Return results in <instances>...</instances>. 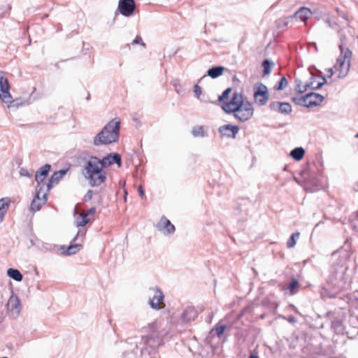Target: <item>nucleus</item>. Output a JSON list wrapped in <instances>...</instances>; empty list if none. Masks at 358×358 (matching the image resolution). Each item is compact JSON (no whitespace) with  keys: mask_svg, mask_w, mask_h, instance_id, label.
<instances>
[{"mask_svg":"<svg viewBox=\"0 0 358 358\" xmlns=\"http://www.w3.org/2000/svg\"><path fill=\"white\" fill-rule=\"evenodd\" d=\"M273 64H274L273 62L269 59H264L262 62V65L264 68V70H263V76H264L268 75L271 72V69H272Z\"/></svg>","mask_w":358,"mask_h":358,"instance_id":"obj_34","label":"nucleus"},{"mask_svg":"<svg viewBox=\"0 0 358 358\" xmlns=\"http://www.w3.org/2000/svg\"><path fill=\"white\" fill-rule=\"evenodd\" d=\"M231 92V88H227L223 92L222 94L219 96L218 97V100L220 102L222 103V104L224 103V102H226L228 101L229 99V94Z\"/></svg>","mask_w":358,"mask_h":358,"instance_id":"obj_38","label":"nucleus"},{"mask_svg":"<svg viewBox=\"0 0 358 358\" xmlns=\"http://www.w3.org/2000/svg\"><path fill=\"white\" fill-rule=\"evenodd\" d=\"M327 76L329 78L331 77L334 74V71H333V69L332 68H329L327 70Z\"/></svg>","mask_w":358,"mask_h":358,"instance_id":"obj_57","label":"nucleus"},{"mask_svg":"<svg viewBox=\"0 0 358 358\" xmlns=\"http://www.w3.org/2000/svg\"><path fill=\"white\" fill-rule=\"evenodd\" d=\"M3 17H4L3 13H0V19H1V18H3Z\"/></svg>","mask_w":358,"mask_h":358,"instance_id":"obj_59","label":"nucleus"},{"mask_svg":"<svg viewBox=\"0 0 358 358\" xmlns=\"http://www.w3.org/2000/svg\"><path fill=\"white\" fill-rule=\"evenodd\" d=\"M48 200V192H43L42 199L38 200L33 199L30 206V210L33 212L39 210Z\"/></svg>","mask_w":358,"mask_h":358,"instance_id":"obj_20","label":"nucleus"},{"mask_svg":"<svg viewBox=\"0 0 358 358\" xmlns=\"http://www.w3.org/2000/svg\"><path fill=\"white\" fill-rule=\"evenodd\" d=\"M10 203V199L4 197L0 199V221L1 222L5 216Z\"/></svg>","mask_w":358,"mask_h":358,"instance_id":"obj_26","label":"nucleus"},{"mask_svg":"<svg viewBox=\"0 0 358 358\" xmlns=\"http://www.w3.org/2000/svg\"><path fill=\"white\" fill-rule=\"evenodd\" d=\"M134 0H119L117 10L124 17H131L134 14L136 9Z\"/></svg>","mask_w":358,"mask_h":358,"instance_id":"obj_10","label":"nucleus"},{"mask_svg":"<svg viewBox=\"0 0 358 358\" xmlns=\"http://www.w3.org/2000/svg\"><path fill=\"white\" fill-rule=\"evenodd\" d=\"M62 179V178L58 174L57 171H55L51 177L48 180V182L46 185L47 192H48L54 184H57Z\"/></svg>","mask_w":358,"mask_h":358,"instance_id":"obj_30","label":"nucleus"},{"mask_svg":"<svg viewBox=\"0 0 358 358\" xmlns=\"http://www.w3.org/2000/svg\"><path fill=\"white\" fill-rule=\"evenodd\" d=\"M321 79H322V82H319L315 88L316 89H320L323 85H324L326 83H327V80H326V77L324 76H320Z\"/></svg>","mask_w":358,"mask_h":358,"instance_id":"obj_49","label":"nucleus"},{"mask_svg":"<svg viewBox=\"0 0 358 358\" xmlns=\"http://www.w3.org/2000/svg\"><path fill=\"white\" fill-rule=\"evenodd\" d=\"M350 248L348 241H346L342 248L332 253V256H338V262L331 266L327 282L334 289L335 294L347 289L350 286L351 280L347 274V261L351 255Z\"/></svg>","mask_w":358,"mask_h":358,"instance_id":"obj_1","label":"nucleus"},{"mask_svg":"<svg viewBox=\"0 0 358 358\" xmlns=\"http://www.w3.org/2000/svg\"><path fill=\"white\" fill-rule=\"evenodd\" d=\"M73 216L75 219L74 224L77 227H84L92 220V218L87 217L83 212L79 213L76 206L74 208Z\"/></svg>","mask_w":358,"mask_h":358,"instance_id":"obj_17","label":"nucleus"},{"mask_svg":"<svg viewBox=\"0 0 358 358\" xmlns=\"http://www.w3.org/2000/svg\"><path fill=\"white\" fill-rule=\"evenodd\" d=\"M269 108L282 115H289L292 111L291 104L287 102L272 101L269 104Z\"/></svg>","mask_w":358,"mask_h":358,"instance_id":"obj_12","label":"nucleus"},{"mask_svg":"<svg viewBox=\"0 0 358 358\" xmlns=\"http://www.w3.org/2000/svg\"><path fill=\"white\" fill-rule=\"evenodd\" d=\"M50 168L51 166L50 164H45L36 172L35 180L38 183V186H41V183H42L48 176Z\"/></svg>","mask_w":358,"mask_h":358,"instance_id":"obj_18","label":"nucleus"},{"mask_svg":"<svg viewBox=\"0 0 358 358\" xmlns=\"http://www.w3.org/2000/svg\"><path fill=\"white\" fill-rule=\"evenodd\" d=\"M192 134L194 137H206L207 133L204 131L203 126H195L192 128Z\"/></svg>","mask_w":358,"mask_h":358,"instance_id":"obj_33","label":"nucleus"},{"mask_svg":"<svg viewBox=\"0 0 358 358\" xmlns=\"http://www.w3.org/2000/svg\"><path fill=\"white\" fill-rule=\"evenodd\" d=\"M296 90L299 92V89H303V87H301V81L300 80H296Z\"/></svg>","mask_w":358,"mask_h":358,"instance_id":"obj_56","label":"nucleus"},{"mask_svg":"<svg viewBox=\"0 0 358 358\" xmlns=\"http://www.w3.org/2000/svg\"><path fill=\"white\" fill-rule=\"evenodd\" d=\"M10 84L7 78L4 76V73L0 71V101L2 103L12 101V95L10 92Z\"/></svg>","mask_w":358,"mask_h":358,"instance_id":"obj_8","label":"nucleus"},{"mask_svg":"<svg viewBox=\"0 0 358 358\" xmlns=\"http://www.w3.org/2000/svg\"><path fill=\"white\" fill-rule=\"evenodd\" d=\"M311 15V10L306 7H301L294 14L296 17L300 19L303 22L307 20Z\"/></svg>","mask_w":358,"mask_h":358,"instance_id":"obj_23","label":"nucleus"},{"mask_svg":"<svg viewBox=\"0 0 358 358\" xmlns=\"http://www.w3.org/2000/svg\"><path fill=\"white\" fill-rule=\"evenodd\" d=\"M355 138H358V133L356 134Z\"/></svg>","mask_w":358,"mask_h":358,"instance_id":"obj_60","label":"nucleus"},{"mask_svg":"<svg viewBox=\"0 0 358 358\" xmlns=\"http://www.w3.org/2000/svg\"><path fill=\"white\" fill-rule=\"evenodd\" d=\"M304 154L305 150L302 147H297L291 151L290 156L296 161H300L303 159Z\"/></svg>","mask_w":358,"mask_h":358,"instance_id":"obj_27","label":"nucleus"},{"mask_svg":"<svg viewBox=\"0 0 358 358\" xmlns=\"http://www.w3.org/2000/svg\"><path fill=\"white\" fill-rule=\"evenodd\" d=\"M300 234L299 232L293 233L287 242V247L288 248H292L296 245V238L299 236Z\"/></svg>","mask_w":358,"mask_h":358,"instance_id":"obj_37","label":"nucleus"},{"mask_svg":"<svg viewBox=\"0 0 358 358\" xmlns=\"http://www.w3.org/2000/svg\"><path fill=\"white\" fill-rule=\"evenodd\" d=\"M287 321H288L289 322H290V323H294V322H296V318H295V317H294V316H293V315H290V316H289V317H288V318H287Z\"/></svg>","mask_w":358,"mask_h":358,"instance_id":"obj_55","label":"nucleus"},{"mask_svg":"<svg viewBox=\"0 0 358 358\" xmlns=\"http://www.w3.org/2000/svg\"><path fill=\"white\" fill-rule=\"evenodd\" d=\"M308 106L309 108L319 106L324 99V96L318 93H308Z\"/></svg>","mask_w":358,"mask_h":358,"instance_id":"obj_19","label":"nucleus"},{"mask_svg":"<svg viewBox=\"0 0 358 358\" xmlns=\"http://www.w3.org/2000/svg\"><path fill=\"white\" fill-rule=\"evenodd\" d=\"M132 44H140L143 46H145V44L143 43L141 36H137L134 41H132Z\"/></svg>","mask_w":358,"mask_h":358,"instance_id":"obj_47","label":"nucleus"},{"mask_svg":"<svg viewBox=\"0 0 358 358\" xmlns=\"http://www.w3.org/2000/svg\"><path fill=\"white\" fill-rule=\"evenodd\" d=\"M357 38H358V36H357Z\"/></svg>","mask_w":358,"mask_h":358,"instance_id":"obj_61","label":"nucleus"},{"mask_svg":"<svg viewBox=\"0 0 358 358\" xmlns=\"http://www.w3.org/2000/svg\"><path fill=\"white\" fill-rule=\"evenodd\" d=\"M157 228L159 231L166 235L173 234L176 230L174 225L164 216L161 217L157 224Z\"/></svg>","mask_w":358,"mask_h":358,"instance_id":"obj_15","label":"nucleus"},{"mask_svg":"<svg viewBox=\"0 0 358 358\" xmlns=\"http://www.w3.org/2000/svg\"><path fill=\"white\" fill-rule=\"evenodd\" d=\"M299 281L293 278L289 283L287 289L289 290L291 294H294L296 292V289L299 287Z\"/></svg>","mask_w":358,"mask_h":358,"instance_id":"obj_36","label":"nucleus"},{"mask_svg":"<svg viewBox=\"0 0 358 358\" xmlns=\"http://www.w3.org/2000/svg\"><path fill=\"white\" fill-rule=\"evenodd\" d=\"M243 103H235L231 101L224 102L222 104V108L227 113H234L238 109L241 108Z\"/></svg>","mask_w":358,"mask_h":358,"instance_id":"obj_21","label":"nucleus"},{"mask_svg":"<svg viewBox=\"0 0 358 358\" xmlns=\"http://www.w3.org/2000/svg\"><path fill=\"white\" fill-rule=\"evenodd\" d=\"M336 12L338 14L344 18L345 20H348L347 15L344 12L341 11L338 8H336Z\"/></svg>","mask_w":358,"mask_h":358,"instance_id":"obj_53","label":"nucleus"},{"mask_svg":"<svg viewBox=\"0 0 358 358\" xmlns=\"http://www.w3.org/2000/svg\"><path fill=\"white\" fill-rule=\"evenodd\" d=\"M254 113V109L252 104L249 102L243 103L241 108L238 109L234 113V116L241 122H245L250 120Z\"/></svg>","mask_w":358,"mask_h":358,"instance_id":"obj_9","label":"nucleus"},{"mask_svg":"<svg viewBox=\"0 0 358 358\" xmlns=\"http://www.w3.org/2000/svg\"><path fill=\"white\" fill-rule=\"evenodd\" d=\"M352 52L350 49H343L341 47L340 55L334 68L338 73L339 78H345L350 71Z\"/></svg>","mask_w":358,"mask_h":358,"instance_id":"obj_5","label":"nucleus"},{"mask_svg":"<svg viewBox=\"0 0 358 358\" xmlns=\"http://www.w3.org/2000/svg\"><path fill=\"white\" fill-rule=\"evenodd\" d=\"M352 227L358 231V211L357 212L355 218L351 222Z\"/></svg>","mask_w":358,"mask_h":358,"instance_id":"obj_46","label":"nucleus"},{"mask_svg":"<svg viewBox=\"0 0 358 358\" xmlns=\"http://www.w3.org/2000/svg\"><path fill=\"white\" fill-rule=\"evenodd\" d=\"M120 124L119 117H115L109 121L94 137V145H107L117 142L120 138Z\"/></svg>","mask_w":358,"mask_h":358,"instance_id":"obj_3","label":"nucleus"},{"mask_svg":"<svg viewBox=\"0 0 358 358\" xmlns=\"http://www.w3.org/2000/svg\"><path fill=\"white\" fill-rule=\"evenodd\" d=\"M103 166L100 159L91 156L85 164L83 175L89 181L92 187L99 186L106 180V173L103 171Z\"/></svg>","mask_w":358,"mask_h":358,"instance_id":"obj_4","label":"nucleus"},{"mask_svg":"<svg viewBox=\"0 0 358 358\" xmlns=\"http://www.w3.org/2000/svg\"><path fill=\"white\" fill-rule=\"evenodd\" d=\"M288 85V82L285 77H282L278 83V86L275 87L276 90H282L285 89Z\"/></svg>","mask_w":358,"mask_h":358,"instance_id":"obj_39","label":"nucleus"},{"mask_svg":"<svg viewBox=\"0 0 358 358\" xmlns=\"http://www.w3.org/2000/svg\"><path fill=\"white\" fill-rule=\"evenodd\" d=\"M249 358H259V357L257 355L252 354L250 355Z\"/></svg>","mask_w":358,"mask_h":358,"instance_id":"obj_58","label":"nucleus"},{"mask_svg":"<svg viewBox=\"0 0 358 358\" xmlns=\"http://www.w3.org/2000/svg\"><path fill=\"white\" fill-rule=\"evenodd\" d=\"M309 96H308V93L304 96L292 97V100L296 105L309 108V106H308V101Z\"/></svg>","mask_w":358,"mask_h":358,"instance_id":"obj_29","label":"nucleus"},{"mask_svg":"<svg viewBox=\"0 0 358 358\" xmlns=\"http://www.w3.org/2000/svg\"><path fill=\"white\" fill-rule=\"evenodd\" d=\"M81 248H82V245L80 244L76 243V244H71L66 248H65L64 246H62L61 250H64V251H62V253L64 255L70 256V255L76 254L78 251H80Z\"/></svg>","mask_w":358,"mask_h":358,"instance_id":"obj_24","label":"nucleus"},{"mask_svg":"<svg viewBox=\"0 0 358 358\" xmlns=\"http://www.w3.org/2000/svg\"><path fill=\"white\" fill-rule=\"evenodd\" d=\"M194 92L195 96L199 98L201 94V88L198 85H195L194 86Z\"/></svg>","mask_w":358,"mask_h":358,"instance_id":"obj_48","label":"nucleus"},{"mask_svg":"<svg viewBox=\"0 0 358 358\" xmlns=\"http://www.w3.org/2000/svg\"><path fill=\"white\" fill-rule=\"evenodd\" d=\"M254 98L255 101L259 106H264L269 99L267 87L262 83H258L254 86Z\"/></svg>","mask_w":358,"mask_h":358,"instance_id":"obj_7","label":"nucleus"},{"mask_svg":"<svg viewBox=\"0 0 358 358\" xmlns=\"http://www.w3.org/2000/svg\"><path fill=\"white\" fill-rule=\"evenodd\" d=\"M182 317L185 322L194 320L197 317V311L192 307H188L183 311Z\"/></svg>","mask_w":358,"mask_h":358,"instance_id":"obj_22","label":"nucleus"},{"mask_svg":"<svg viewBox=\"0 0 358 358\" xmlns=\"http://www.w3.org/2000/svg\"><path fill=\"white\" fill-rule=\"evenodd\" d=\"M230 101L234 102V103H239L240 102L245 103L243 101V99L242 94H239L238 92L233 93L232 97H231Z\"/></svg>","mask_w":358,"mask_h":358,"instance_id":"obj_40","label":"nucleus"},{"mask_svg":"<svg viewBox=\"0 0 358 358\" xmlns=\"http://www.w3.org/2000/svg\"><path fill=\"white\" fill-rule=\"evenodd\" d=\"M218 131L222 136L235 138L239 131V127L232 124H224L218 128Z\"/></svg>","mask_w":358,"mask_h":358,"instance_id":"obj_13","label":"nucleus"},{"mask_svg":"<svg viewBox=\"0 0 358 358\" xmlns=\"http://www.w3.org/2000/svg\"><path fill=\"white\" fill-rule=\"evenodd\" d=\"M7 275L17 282L22 281L23 276L19 270L10 268L7 270Z\"/></svg>","mask_w":358,"mask_h":358,"instance_id":"obj_28","label":"nucleus"},{"mask_svg":"<svg viewBox=\"0 0 358 358\" xmlns=\"http://www.w3.org/2000/svg\"><path fill=\"white\" fill-rule=\"evenodd\" d=\"M138 192L141 198H143L145 196V192L142 187V186H139L138 188Z\"/></svg>","mask_w":358,"mask_h":358,"instance_id":"obj_54","label":"nucleus"},{"mask_svg":"<svg viewBox=\"0 0 358 358\" xmlns=\"http://www.w3.org/2000/svg\"><path fill=\"white\" fill-rule=\"evenodd\" d=\"M93 194L94 192L92 189H89L83 197V201H90L92 199Z\"/></svg>","mask_w":358,"mask_h":358,"instance_id":"obj_44","label":"nucleus"},{"mask_svg":"<svg viewBox=\"0 0 358 358\" xmlns=\"http://www.w3.org/2000/svg\"><path fill=\"white\" fill-rule=\"evenodd\" d=\"M85 234V229H79L78 231V233L76 234V236L74 237L73 238V241H75L78 237H83Z\"/></svg>","mask_w":358,"mask_h":358,"instance_id":"obj_50","label":"nucleus"},{"mask_svg":"<svg viewBox=\"0 0 358 358\" xmlns=\"http://www.w3.org/2000/svg\"><path fill=\"white\" fill-rule=\"evenodd\" d=\"M315 76L312 75L310 78V80L307 82L304 86H303V89H299V92L302 94L305 92H306L308 89L311 90H317L315 87L316 85H315Z\"/></svg>","mask_w":358,"mask_h":358,"instance_id":"obj_35","label":"nucleus"},{"mask_svg":"<svg viewBox=\"0 0 358 358\" xmlns=\"http://www.w3.org/2000/svg\"><path fill=\"white\" fill-rule=\"evenodd\" d=\"M19 174L21 177H27L29 178H31V175L29 173L27 169L24 167H21L20 169Z\"/></svg>","mask_w":358,"mask_h":358,"instance_id":"obj_42","label":"nucleus"},{"mask_svg":"<svg viewBox=\"0 0 358 358\" xmlns=\"http://www.w3.org/2000/svg\"><path fill=\"white\" fill-rule=\"evenodd\" d=\"M301 177L305 182L306 189L310 192H315L322 187L321 176L314 171L303 169Z\"/></svg>","mask_w":358,"mask_h":358,"instance_id":"obj_6","label":"nucleus"},{"mask_svg":"<svg viewBox=\"0 0 358 358\" xmlns=\"http://www.w3.org/2000/svg\"><path fill=\"white\" fill-rule=\"evenodd\" d=\"M225 69L222 66H213L207 71L206 75L212 78H217L223 73Z\"/></svg>","mask_w":358,"mask_h":358,"instance_id":"obj_25","label":"nucleus"},{"mask_svg":"<svg viewBox=\"0 0 358 358\" xmlns=\"http://www.w3.org/2000/svg\"><path fill=\"white\" fill-rule=\"evenodd\" d=\"M227 327L224 324L218 325L217 324L214 328H213L210 331V335L213 337L215 335H217L218 338H221L223 335Z\"/></svg>","mask_w":358,"mask_h":358,"instance_id":"obj_31","label":"nucleus"},{"mask_svg":"<svg viewBox=\"0 0 358 358\" xmlns=\"http://www.w3.org/2000/svg\"><path fill=\"white\" fill-rule=\"evenodd\" d=\"M38 189L37 190V192H36L34 199H36V200L39 201V199H42V194H43L42 192V191L43 189L44 185H42L41 186H38Z\"/></svg>","mask_w":358,"mask_h":358,"instance_id":"obj_43","label":"nucleus"},{"mask_svg":"<svg viewBox=\"0 0 358 358\" xmlns=\"http://www.w3.org/2000/svg\"><path fill=\"white\" fill-rule=\"evenodd\" d=\"M8 104V108H17L20 106H24V105H29V102L28 101H22L20 99H13L12 97V101L6 103Z\"/></svg>","mask_w":358,"mask_h":358,"instance_id":"obj_32","label":"nucleus"},{"mask_svg":"<svg viewBox=\"0 0 358 358\" xmlns=\"http://www.w3.org/2000/svg\"><path fill=\"white\" fill-rule=\"evenodd\" d=\"M6 307L9 311L18 315L21 310V303L18 296L12 294L7 302Z\"/></svg>","mask_w":358,"mask_h":358,"instance_id":"obj_16","label":"nucleus"},{"mask_svg":"<svg viewBox=\"0 0 358 358\" xmlns=\"http://www.w3.org/2000/svg\"><path fill=\"white\" fill-rule=\"evenodd\" d=\"M340 41L341 43H339L338 45V48H339V50H341V46H342L341 48L344 50V49H349L347 46H346V41H347V37L346 36L342 34H340Z\"/></svg>","mask_w":358,"mask_h":358,"instance_id":"obj_41","label":"nucleus"},{"mask_svg":"<svg viewBox=\"0 0 358 358\" xmlns=\"http://www.w3.org/2000/svg\"><path fill=\"white\" fill-rule=\"evenodd\" d=\"M143 331L147 334L142 336L139 345L134 342L136 345L135 348L132 349V352L136 354L135 350L140 348L142 355H148L150 358H157V349L162 344V338L166 332L159 330V325L156 322L149 324L144 327Z\"/></svg>","mask_w":358,"mask_h":358,"instance_id":"obj_2","label":"nucleus"},{"mask_svg":"<svg viewBox=\"0 0 358 358\" xmlns=\"http://www.w3.org/2000/svg\"><path fill=\"white\" fill-rule=\"evenodd\" d=\"M336 12L338 14L344 18L345 20H348L347 15L344 12L341 11L338 8H336Z\"/></svg>","mask_w":358,"mask_h":358,"instance_id":"obj_52","label":"nucleus"},{"mask_svg":"<svg viewBox=\"0 0 358 358\" xmlns=\"http://www.w3.org/2000/svg\"><path fill=\"white\" fill-rule=\"evenodd\" d=\"M69 168L68 169H61L59 171H57V172L58 173V174L63 178V177L67 173V172L69 171Z\"/></svg>","mask_w":358,"mask_h":358,"instance_id":"obj_51","label":"nucleus"},{"mask_svg":"<svg viewBox=\"0 0 358 358\" xmlns=\"http://www.w3.org/2000/svg\"><path fill=\"white\" fill-rule=\"evenodd\" d=\"M96 209L95 207H92L91 208H90L89 210H87V211L85 212H83L85 215L87 217H91L92 216H94V215L96 213Z\"/></svg>","mask_w":358,"mask_h":358,"instance_id":"obj_45","label":"nucleus"},{"mask_svg":"<svg viewBox=\"0 0 358 358\" xmlns=\"http://www.w3.org/2000/svg\"><path fill=\"white\" fill-rule=\"evenodd\" d=\"M150 292H152V297L150 296L149 305L155 310L161 309L162 308L161 303L163 302L164 298L162 292L158 287L150 288Z\"/></svg>","mask_w":358,"mask_h":358,"instance_id":"obj_11","label":"nucleus"},{"mask_svg":"<svg viewBox=\"0 0 358 358\" xmlns=\"http://www.w3.org/2000/svg\"><path fill=\"white\" fill-rule=\"evenodd\" d=\"M103 168L116 164L118 167L122 166L121 155L116 152H112L100 159Z\"/></svg>","mask_w":358,"mask_h":358,"instance_id":"obj_14","label":"nucleus"}]
</instances>
